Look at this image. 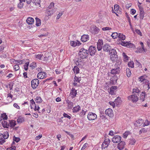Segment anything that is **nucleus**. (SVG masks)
<instances>
[{"label": "nucleus", "instance_id": "1", "mask_svg": "<svg viewBox=\"0 0 150 150\" xmlns=\"http://www.w3.org/2000/svg\"><path fill=\"white\" fill-rule=\"evenodd\" d=\"M147 76L144 75L139 77V81L142 84H144V88L147 90H148L150 88L149 83V81L146 79Z\"/></svg>", "mask_w": 150, "mask_h": 150}, {"label": "nucleus", "instance_id": "2", "mask_svg": "<svg viewBox=\"0 0 150 150\" xmlns=\"http://www.w3.org/2000/svg\"><path fill=\"white\" fill-rule=\"evenodd\" d=\"M88 51L83 48H81L79 53V55L82 59L86 58L88 55Z\"/></svg>", "mask_w": 150, "mask_h": 150}, {"label": "nucleus", "instance_id": "3", "mask_svg": "<svg viewBox=\"0 0 150 150\" xmlns=\"http://www.w3.org/2000/svg\"><path fill=\"white\" fill-rule=\"evenodd\" d=\"M9 136L8 133L7 131L4 132L3 134H0V144H1L5 142V139L8 138Z\"/></svg>", "mask_w": 150, "mask_h": 150}, {"label": "nucleus", "instance_id": "4", "mask_svg": "<svg viewBox=\"0 0 150 150\" xmlns=\"http://www.w3.org/2000/svg\"><path fill=\"white\" fill-rule=\"evenodd\" d=\"M139 94L134 93L128 96L127 98L129 101L133 103H136L139 99Z\"/></svg>", "mask_w": 150, "mask_h": 150}, {"label": "nucleus", "instance_id": "5", "mask_svg": "<svg viewBox=\"0 0 150 150\" xmlns=\"http://www.w3.org/2000/svg\"><path fill=\"white\" fill-rule=\"evenodd\" d=\"M39 80L35 79L32 80L31 81V85L33 89H35L38 85Z\"/></svg>", "mask_w": 150, "mask_h": 150}, {"label": "nucleus", "instance_id": "6", "mask_svg": "<svg viewBox=\"0 0 150 150\" xmlns=\"http://www.w3.org/2000/svg\"><path fill=\"white\" fill-rule=\"evenodd\" d=\"M120 44L122 46H128L129 47H135V45L132 43H130L129 42H125V41H121Z\"/></svg>", "mask_w": 150, "mask_h": 150}, {"label": "nucleus", "instance_id": "7", "mask_svg": "<svg viewBox=\"0 0 150 150\" xmlns=\"http://www.w3.org/2000/svg\"><path fill=\"white\" fill-rule=\"evenodd\" d=\"M97 117V115L94 113L89 112L87 118L89 120H93Z\"/></svg>", "mask_w": 150, "mask_h": 150}, {"label": "nucleus", "instance_id": "8", "mask_svg": "<svg viewBox=\"0 0 150 150\" xmlns=\"http://www.w3.org/2000/svg\"><path fill=\"white\" fill-rule=\"evenodd\" d=\"M105 114L110 118H112L114 115L113 110L111 108L106 109L105 112Z\"/></svg>", "mask_w": 150, "mask_h": 150}, {"label": "nucleus", "instance_id": "9", "mask_svg": "<svg viewBox=\"0 0 150 150\" xmlns=\"http://www.w3.org/2000/svg\"><path fill=\"white\" fill-rule=\"evenodd\" d=\"M110 142V140L109 138H105L102 144V148L105 149L107 147Z\"/></svg>", "mask_w": 150, "mask_h": 150}, {"label": "nucleus", "instance_id": "10", "mask_svg": "<svg viewBox=\"0 0 150 150\" xmlns=\"http://www.w3.org/2000/svg\"><path fill=\"white\" fill-rule=\"evenodd\" d=\"M100 30V29L96 26H93L91 28V33L94 35L98 34Z\"/></svg>", "mask_w": 150, "mask_h": 150}, {"label": "nucleus", "instance_id": "11", "mask_svg": "<svg viewBox=\"0 0 150 150\" xmlns=\"http://www.w3.org/2000/svg\"><path fill=\"white\" fill-rule=\"evenodd\" d=\"M37 78L38 79H42L46 78V73L44 72H40L37 75Z\"/></svg>", "mask_w": 150, "mask_h": 150}, {"label": "nucleus", "instance_id": "12", "mask_svg": "<svg viewBox=\"0 0 150 150\" xmlns=\"http://www.w3.org/2000/svg\"><path fill=\"white\" fill-rule=\"evenodd\" d=\"M88 51L90 52V54L91 55H94L96 52V49L94 47L91 46L88 49Z\"/></svg>", "mask_w": 150, "mask_h": 150}, {"label": "nucleus", "instance_id": "13", "mask_svg": "<svg viewBox=\"0 0 150 150\" xmlns=\"http://www.w3.org/2000/svg\"><path fill=\"white\" fill-rule=\"evenodd\" d=\"M70 45L73 47H76V46H79L81 44L80 41H70Z\"/></svg>", "mask_w": 150, "mask_h": 150}, {"label": "nucleus", "instance_id": "14", "mask_svg": "<svg viewBox=\"0 0 150 150\" xmlns=\"http://www.w3.org/2000/svg\"><path fill=\"white\" fill-rule=\"evenodd\" d=\"M121 139V137L120 136L116 135L112 139V140L114 143H117L120 141Z\"/></svg>", "mask_w": 150, "mask_h": 150}, {"label": "nucleus", "instance_id": "15", "mask_svg": "<svg viewBox=\"0 0 150 150\" xmlns=\"http://www.w3.org/2000/svg\"><path fill=\"white\" fill-rule=\"evenodd\" d=\"M125 145V142L123 141H121L118 144L117 148L119 150H122L124 148Z\"/></svg>", "mask_w": 150, "mask_h": 150}, {"label": "nucleus", "instance_id": "16", "mask_svg": "<svg viewBox=\"0 0 150 150\" xmlns=\"http://www.w3.org/2000/svg\"><path fill=\"white\" fill-rule=\"evenodd\" d=\"M144 122V120L142 119H139L137 120L134 124V125L137 127L142 126Z\"/></svg>", "mask_w": 150, "mask_h": 150}, {"label": "nucleus", "instance_id": "17", "mask_svg": "<svg viewBox=\"0 0 150 150\" xmlns=\"http://www.w3.org/2000/svg\"><path fill=\"white\" fill-rule=\"evenodd\" d=\"M81 80V77L78 78L76 76H75L74 80L73 85L74 86H76L78 83H79Z\"/></svg>", "mask_w": 150, "mask_h": 150}, {"label": "nucleus", "instance_id": "18", "mask_svg": "<svg viewBox=\"0 0 150 150\" xmlns=\"http://www.w3.org/2000/svg\"><path fill=\"white\" fill-rule=\"evenodd\" d=\"M89 36L88 35H82L81 38V40L83 42H85L89 40Z\"/></svg>", "mask_w": 150, "mask_h": 150}, {"label": "nucleus", "instance_id": "19", "mask_svg": "<svg viewBox=\"0 0 150 150\" xmlns=\"http://www.w3.org/2000/svg\"><path fill=\"white\" fill-rule=\"evenodd\" d=\"M77 94L76 90L74 88H72L71 90V91L70 93V96L72 98L75 97Z\"/></svg>", "mask_w": 150, "mask_h": 150}, {"label": "nucleus", "instance_id": "20", "mask_svg": "<svg viewBox=\"0 0 150 150\" xmlns=\"http://www.w3.org/2000/svg\"><path fill=\"white\" fill-rule=\"evenodd\" d=\"M120 71V68L119 67H118L116 69H114L111 70V73L112 74H118Z\"/></svg>", "mask_w": 150, "mask_h": 150}, {"label": "nucleus", "instance_id": "21", "mask_svg": "<svg viewBox=\"0 0 150 150\" xmlns=\"http://www.w3.org/2000/svg\"><path fill=\"white\" fill-rule=\"evenodd\" d=\"M117 89V87L116 86H112L110 88L109 93L111 95L115 94V91Z\"/></svg>", "mask_w": 150, "mask_h": 150}, {"label": "nucleus", "instance_id": "22", "mask_svg": "<svg viewBox=\"0 0 150 150\" xmlns=\"http://www.w3.org/2000/svg\"><path fill=\"white\" fill-rule=\"evenodd\" d=\"M81 108L80 107L79 105H77L74 107L72 109V112L74 113L77 112L79 111L80 110Z\"/></svg>", "mask_w": 150, "mask_h": 150}, {"label": "nucleus", "instance_id": "23", "mask_svg": "<svg viewBox=\"0 0 150 150\" xmlns=\"http://www.w3.org/2000/svg\"><path fill=\"white\" fill-rule=\"evenodd\" d=\"M66 102L67 104V108L68 109L72 108L73 106V103L68 100H66Z\"/></svg>", "mask_w": 150, "mask_h": 150}, {"label": "nucleus", "instance_id": "24", "mask_svg": "<svg viewBox=\"0 0 150 150\" xmlns=\"http://www.w3.org/2000/svg\"><path fill=\"white\" fill-rule=\"evenodd\" d=\"M26 22L29 25L32 24L34 22V19L32 18L29 17L27 18L26 20Z\"/></svg>", "mask_w": 150, "mask_h": 150}, {"label": "nucleus", "instance_id": "25", "mask_svg": "<svg viewBox=\"0 0 150 150\" xmlns=\"http://www.w3.org/2000/svg\"><path fill=\"white\" fill-rule=\"evenodd\" d=\"M103 49L105 51L110 52V46L108 44L105 45L103 46Z\"/></svg>", "mask_w": 150, "mask_h": 150}, {"label": "nucleus", "instance_id": "26", "mask_svg": "<svg viewBox=\"0 0 150 150\" xmlns=\"http://www.w3.org/2000/svg\"><path fill=\"white\" fill-rule=\"evenodd\" d=\"M146 51V50L144 48H140L139 49H138L136 51V52H139L141 53H144Z\"/></svg>", "mask_w": 150, "mask_h": 150}, {"label": "nucleus", "instance_id": "27", "mask_svg": "<svg viewBox=\"0 0 150 150\" xmlns=\"http://www.w3.org/2000/svg\"><path fill=\"white\" fill-rule=\"evenodd\" d=\"M144 14V12L143 10H141L140 11L139 18L140 21H142L143 19Z\"/></svg>", "mask_w": 150, "mask_h": 150}, {"label": "nucleus", "instance_id": "28", "mask_svg": "<svg viewBox=\"0 0 150 150\" xmlns=\"http://www.w3.org/2000/svg\"><path fill=\"white\" fill-rule=\"evenodd\" d=\"M2 126L4 128H8L9 127V124L5 120L1 122Z\"/></svg>", "mask_w": 150, "mask_h": 150}, {"label": "nucleus", "instance_id": "29", "mask_svg": "<svg viewBox=\"0 0 150 150\" xmlns=\"http://www.w3.org/2000/svg\"><path fill=\"white\" fill-rule=\"evenodd\" d=\"M146 93L145 92H143L141 93L140 96V100L142 101H143L144 100Z\"/></svg>", "mask_w": 150, "mask_h": 150}, {"label": "nucleus", "instance_id": "30", "mask_svg": "<svg viewBox=\"0 0 150 150\" xmlns=\"http://www.w3.org/2000/svg\"><path fill=\"white\" fill-rule=\"evenodd\" d=\"M9 124L11 127L12 128L14 127L16 125V121L14 120L10 121Z\"/></svg>", "mask_w": 150, "mask_h": 150}, {"label": "nucleus", "instance_id": "31", "mask_svg": "<svg viewBox=\"0 0 150 150\" xmlns=\"http://www.w3.org/2000/svg\"><path fill=\"white\" fill-rule=\"evenodd\" d=\"M25 121L24 118L23 117H19L17 120V121L18 124H21Z\"/></svg>", "mask_w": 150, "mask_h": 150}, {"label": "nucleus", "instance_id": "32", "mask_svg": "<svg viewBox=\"0 0 150 150\" xmlns=\"http://www.w3.org/2000/svg\"><path fill=\"white\" fill-rule=\"evenodd\" d=\"M35 100V102L38 103H41L42 101L41 97L39 96H37Z\"/></svg>", "mask_w": 150, "mask_h": 150}, {"label": "nucleus", "instance_id": "33", "mask_svg": "<svg viewBox=\"0 0 150 150\" xmlns=\"http://www.w3.org/2000/svg\"><path fill=\"white\" fill-rule=\"evenodd\" d=\"M110 59L113 62H114L117 60V55H111L110 56Z\"/></svg>", "mask_w": 150, "mask_h": 150}, {"label": "nucleus", "instance_id": "34", "mask_svg": "<svg viewBox=\"0 0 150 150\" xmlns=\"http://www.w3.org/2000/svg\"><path fill=\"white\" fill-rule=\"evenodd\" d=\"M126 75L128 77H129L131 75V72L130 69L129 68H127L126 70Z\"/></svg>", "mask_w": 150, "mask_h": 150}, {"label": "nucleus", "instance_id": "35", "mask_svg": "<svg viewBox=\"0 0 150 150\" xmlns=\"http://www.w3.org/2000/svg\"><path fill=\"white\" fill-rule=\"evenodd\" d=\"M140 92V90L138 88H135L133 89L132 93L133 94L136 93L138 94Z\"/></svg>", "mask_w": 150, "mask_h": 150}, {"label": "nucleus", "instance_id": "36", "mask_svg": "<svg viewBox=\"0 0 150 150\" xmlns=\"http://www.w3.org/2000/svg\"><path fill=\"white\" fill-rule=\"evenodd\" d=\"M131 134L130 131H127L125 132L123 134V137L125 138H126L127 136L130 135Z\"/></svg>", "mask_w": 150, "mask_h": 150}, {"label": "nucleus", "instance_id": "37", "mask_svg": "<svg viewBox=\"0 0 150 150\" xmlns=\"http://www.w3.org/2000/svg\"><path fill=\"white\" fill-rule=\"evenodd\" d=\"M122 55L123 57L124 61L125 62H127L128 60L129 57L124 52L122 53Z\"/></svg>", "mask_w": 150, "mask_h": 150}, {"label": "nucleus", "instance_id": "38", "mask_svg": "<svg viewBox=\"0 0 150 150\" xmlns=\"http://www.w3.org/2000/svg\"><path fill=\"white\" fill-rule=\"evenodd\" d=\"M35 20L36 21V25L37 26H39L41 25V20H40L37 18H35Z\"/></svg>", "mask_w": 150, "mask_h": 150}, {"label": "nucleus", "instance_id": "39", "mask_svg": "<svg viewBox=\"0 0 150 150\" xmlns=\"http://www.w3.org/2000/svg\"><path fill=\"white\" fill-rule=\"evenodd\" d=\"M30 67L32 69H34L37 67L36 63L35 62H33L30 64Z\"/></svg>", "mask_w": 150, "mask_h": 150}, {"label": "nucleus", "instance_id": "40", "mask_svg": "<svg viewBox=\"0 0 150 150\" xmlns=\"http://www.w3.org/2000/svg\"><path fill=\"white\" fill-rule=\"evenodd\" d=\"M118 37L121 40H124L125 38V36L121 33H119Z\"/></svg>", "mask_w": 150, "mask_h": 150}, {"label": "nucleus", "instance_id": "41", "mask_svg": "<svg viewBox=\"0 0 150 150\" xmlns=\"http://www.w3.org/2000/svg\"><path fill=\"white\" fill-rule=\"evenodd\" d=\"M32 2L35 3V5L38 6L40 3V0H32Z\"/></svg>", "mask_w": 150, "mask_h": 150}, {"label": "nucleus", "instance_id": "42", "mask_svg": "<svg viewBox=\"0 0 150 150\" xmlns=\"http://www.w3.org/2000/svg\"><path fill=\"white\" fill-rule=\"evenodd\" d=\"M73 70L75 74H77L79 73V69L76 66L74 67Z\"/></svg>", "mask_w": 150, "mask_h": 150}, {"label": "nucleus", "instance_id": "43", "mask_svg": "<svg viewBox=\"0 0 150 150\" xmlns=\"http://www.w3.org/2000/svg\"><path fill=\"white\" fill-rule=\"evenodd\" d=\"M1 116L4 120H6L8 119V117L6 113H3L1 114Z\"/></svg>", "mask_w": 150, "mask_h": 150}, {"label": "nucleus", "instance_id": "44", "mask_svg": "<svg viewBox=\"0 0 150 150\" xmlns=\"http://www.w3.org/2000/svg\"><path fill=\"white\" fill-rule=\"evenodd\" d=\"M102 47V44L100 42L98 43L97 45V48L98 51L101 50Z\"/></svg>", "mask_w": 150, "mask_h": 150}, {"label": "nucleus", "instance_id": "45", "mask_svg": "<svg viewBox=\"0 0 150 150\" xmlns=\"http://www.w3.org/2000/svg\"><path fill=\"white\" fill-rule=\"evenodd\" d=\"M150 122L148 121V120H145V122H144L143 125V127H144L146 126H148L150 125Z\"/></svg>", "mask_w": 150, "mask_h": 150}, {"label": "nucleus", "instance_id": "46", "mask_svg": "<svg viewBox=\"0 0 150 150\" xmlns=\"http://www.w3.org/2000/svg\"><path fill=\"white\" fill-rule=\"evenodd\" d=\"M14 70L16 71H18L20 69V67L19 65L16 64L13 66Z\"/></svg>", "mask_w": 150, "mask_h": 150}, {"label": "nucleus", "instance_id": "47", "mask_svg": "<svg viewBox=\"0 0 150 150\" xmlns=\"http://www.w3.org/2000/svg\"><path fill=\"white\" fill-rule=\"evenodd\" d=\"M29 65V62H26V63H25V64H24L23 67H24V69H25V71L27 70Z\"/></svg>", "mask_w": 150, "mask_h": 150}, {"label": "nucleus", "instance_id": "48", "mask_svg": "<svg viewBox=\"0 0 150 150\" xmlns=\"http://www.w3.org/2000/svg\"><path fill=\"white\" fill-rule=\"evenodd\" d=\"M128 66L129 67L131 68H134V63L132 61L128 63Z\"/></svg>", "mask_w": 150, "mask_h": 150}, {"label": "nucleus", "instance_id": "49", "mask_svg": "<svg viewBox=\"0 0 150 150\" xmlns=\"http://www.w3.org/2000/svg\"><path fill=\"white\" fill-rule=\"evenodd\" d=\"M111 36L113 38L115 39L118 37V34L116 32L112 34Z\"/></svg>", "mask_w": 150, "mask_h": 150}, {"label": "nucleus", "instance_id": "50", "mask_svg": "<svg viewBox=\"0 0 150 150\" xmlns=\"http://www.w3.org/2000/svg\"><path fill=\"white\" fill-rule=\"evenodd\" d=\"M111 55H117V52L114 49H112L110 51Z\"/></svg>", "mask_w": 150, "mask_h": 150}, {"label": "nucleus", "instance_id": "51", "mask_svg": "<svg viewBox=\"0 0 150 150\" xmlns=\"http://www.w3.org/2000/svg\"><path fill=\"white\" fill-rule=\"evenodd\" d=\"M43 56V54H38L36 55L35 57L36 58L40 60H41V58Z\"/></svg>", "mask_w": 150, "mask_h": 150}, {"label": "nucleus", "instance_id": "52", "mask_svg": "<svg viewBox=\"0 0 150 150\" xmlns=\"http://www.w3.org/2000/svg\"><path fill=\"white\" fill-rule=\"evenodd\" d=\"M119 6L117 4H115L114 5V10L116 11L117 13L118 12L117 11L119 10Z\"/></svg>", "mask_w": 150, "mask_h": 150}, {"label": "nucleus", "instance_id": "53", "mask_svg": "<svg viewBox=\"0 0 150 150\" xmlns=\"http://www.w3.org/2000/svg\"><path fill=\"white\" fill-rule=\"evenodd\" d=\"M30 102L31 104V109H33L32 106H34L35 105V103L33 99L30 100Z\"/></svg>", "mask_w": 150, "mask_h": 150}, {"label": "nucleus", "instance_id": "54", "mask_svg": "<svg viewBox=\"0 0 150 150\" xmlns=\"http://www.w3.org/2000/svg\"><path fill=\"white\" fill-rule=\"evenodd\" d=\"M136 142L135 140L134 139H131L129 141V143L131 145H134Z\"/></svg>", "mask_w": 150, "mask_h": 150}, {"label": "nucleus", "instance_id": "55", "mask_svg": "<svg viewBox=\"0 0 150 150\" xmlns=\"http://www.w3.org/2000/svg\"><path fill=\"white\" fill-rule=\"evenodd\" d=\"M7 150H16V147L15 146H12L10 147H8L7 148Z\"/></svg>", "mask_w": 150, "mask_h": 150}, {"label": "nucleus", "instance_id": "56", "mask_svg": "<svg viewBox=\"0 0 150 150\" xmlns=\"http://www.w3.org/2000/svg\"><path fill=\"white\" fill-rule=\"evenodd\" d=\"M13 97V95L10 93H9L7 95V98H11V100H10V102H11L12 101V100Z\"/></svg>", "mask_w": 150, "mask_h": 150}, {"label": "nucleus", "instance_id": "57", "mask_svg": "<svg viewBox=\"0 0 150 150\" xmlns=\"http://www.w3.org/2000/svg\"><path fill=\"white\" fill-rule=\"evenodd\" d=\"M55 71L57 74H59L61 73L62 72V70L60 69L59 68L56 69L55 70Z\"/></svg>", "mask_w": 150, "mask_h": 150}, {"label": "nucleus", "instance_id": "58", "mask_svg": "<svg viewBox=\"0 0 150 150\" xmlns=\"http://www.w3.org/2000/svg\"><path fill=\"white\" fill-rule=\"evenodd\" d=\"M147 131L144 128H143L141 129L139 131V134H141L142 133H144L146 132Z\"/></svg>", "mask_w": 150, "mask_h": 150}, {"label": "nucleus", "instance_id": "59", "mask_svg": "<svg viewBox=\"0 0 150 150\" xmlns=\"http://www.w3.org/2000/svg\"><path fill=\"white\" fill-rule=\"evenodd\" d=\"M24 4L23 3L21 2H20L18 3V7L19 8H22L23 6V5Z\"/></svg>", "mask_w": 150, "mask_h": 150}, {"label": "nucleus", "instance_id": "60", "mask_svg": "<svg viewBox=\"0 0 150 150\" xmlns=\"http://www.w3.org/2000/svg\"><path fill=\"white\" fill-rule=\"evenodd\" d=\"M88 145V144L87 143H85L81 148V150H83L86 148Z\"/></svg>", "mask_w": 150, "mask_h": 150}, {"label": "nucleus", "instance_id": "61", "mask_svg": "<svg viewBox=\"0 0 150 150\" xmlns=\"http://www.w3.org/2000/svg\"><path fill=\"white\" fill-rule=\"evenodd\" d=\"M135 32L138 35H139L140 36H142V33L141 31L139 30L136 29Z\"/></svg>", "mask_w": 150, "mask_h": 150}, {"label": "nucleus", "instance_id": "62", "mask_svg": "<svg viewBox=\"0 0 150 150\" xmlns=\"http://www.w3.org/2000/svg\"><path fill=\"white\" fill-rule=\"evenodd\" d=\"M13 140L14 141L16 142H18L20 141V139L19 137H16L14 136L13 137Z\"/></svg>", "mask_w": 150, "mask_h": 150}, {"label": "nucleus", "instance_id": "63", "mask_svg": "<svg viewBox=\"0 0 150 150\" xmlns=\"http://www.w3.org/2000/svg\"><path fill=\"white\" fill-rule=\"evenodd\" d=\"M63 116L64 117L67 118L69 119H70L71 118L70 116L69 115L67 114L66 113H64L63 114Z\"/></svg>", "mask_w": 150, "mask_h": 150}, {"label": "nucleus", "instance_id": "64", "mask_svg": "<svg viewBox=\"0 0 150 150\" xmlns=\"http://www.w3.org/2000/svg\"><path fill=\"white\" fill-rule=\"evenodd\" d=\"M10 61L11 64H16V60L11 59H10Z\"/></svg>", "mask_w": 150, "mask_h": 150}]
</instances>
